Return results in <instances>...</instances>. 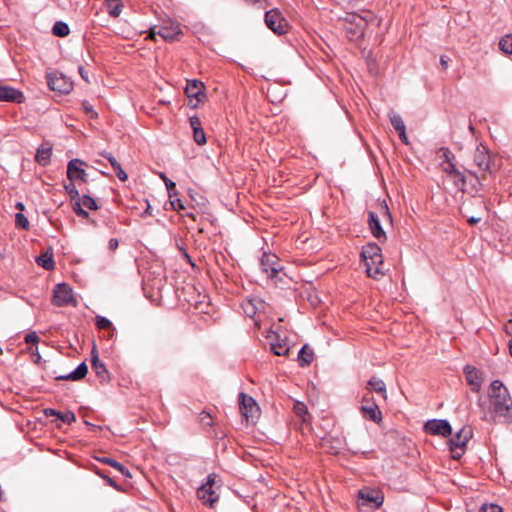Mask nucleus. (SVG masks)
Returning a JSON list of instances; mask_svg holds the SVG:
<instances>
[{
  "label": "nucleus",
  "mask_w": 512,
  "mask_h": 512,
  "mask_svg": "<svg viewBox=\"0 0 512 512\" xmlns=\"http://www.w3.org/2000/svg\"><path fill=\"white\" fill-rule=\"evenodd\" d=\"M489 399L494 413L512 421V398L505 385L500 380H494L489 387Z\"/></svg>",
  "instance_id": "f257e3e1"
},
{
  "label": "nucleus",
  "mask_w": 512,
  "mask_h": 512,
  "mask_svg": "<svg viewBox=\"0 0 512 512\" xmlns=\"http://www.w3.org/2000/svg\"><path fill=\"white\" fill-rule=\"evenodd\" d=\"M217 475L211 473L207 476L206 482L199 486L196 490L197 498L203 505L209 508H215L219 502L220 495L215 488Z\"/></svg>",
  "instance_id": "f03ea898"
},
{
  "label": "nucleus",
  "mask_w": 512,
  "mask_h": 512,
  "mask_svg": "<svg viewBox=\"0 0 512 512\" xmlns=\"http://www.w3.org/2000/svg\"><path fill=\"white\" fill-rule=\"evenodd\" d=\"M473 436L472 428L469 426H463L455 436L449 439V450L451 457L454 460H459L464 455L467 444Z\"/></svg>",
  "instance_id": "7ed1b4c3"
},
{
  "label": "nucleus",
  "mask_w": 512,
  "mask_h": 512,
  "mask_svg": "<svg viewBox=\"0 0 512 512\" xmlns=\"http://www.w3.org/2000/svg\"><path fill=\"white\" fill-rule=\"evenodd\" d=\"M202 298V300L194 299V317H198V320H194V324L200 328L213 323L214 319H212V316L215 313V308L210 303L209 298L206 295Z\"/></svg>",
  "instance_id": "20e7f679"
},
{
  "label": "nucleus",
  "mask_w": 512,
  "mask_h": 512,
  "mask_svg": "<svg viewBox=\"0 0 512 512\" xmlns=\"http://www.w3.org/2000/svg\"><path fill=\"white\" fill-rule=\"evenodd\" d=\"M473 163L482 172V179H485L486 174H492L495 170L489 151L482 144L475 149Z\"/></svg>",
  "instance_id": "39448f33"
},
{
  "label": "nucleus",
  "mask_w": 512,
  "mask_h": 512,
  "mask_svg": "<svg viewBox=\"0 0 512 512\" xmlns=\"http://www.w3.org/2000/svg\"><path fill=\"white\" fill-rule=\"evenodd\" d=\"M52 303L57 307L75 306L72 288L66 283L57 284L53 290Z\"/></svg>",
  "instance_id": "423d86ee"
},
{
  "label": "nucleus",
  "mask_w": 512,
  "mask_h": 512,
  "mask_svg": "<svg viewBox=\"0 0 512 512\" xmlns=\"http://www.w3.org/2000/svg\"><path fill=\"white\" fill-rule=\"evenodd\" d=\"M383 501L384 496L380 491L364 488L358 492L359 507H368L375 510L383 504Z\"/></svg>",
  "instance_id": "0eeeda50"
},
{
  "label": "nucleus",
  "mask_w": 512,
  "mask_h": 512,
  "mask_svg": "<svg viewBox=\"0 0 512 512\" xmlns=\"http://www.w3.org/2000/svg\"><path fill=\"white\" fill-rule=\"evenodd\" d=\"M265 23L270 30L278 35L285 34L289 28L288 21L276 8L271 9L265 13Z\"/></svg>",
  "instance_id": "6e6552de"
},
{
  "label": "nucleus",
  "mask_w": 512,
  "mask_h": 512,
  "mask_svg": "<svg viewBox=\"0 0 512 512\" xmlns=\"http://www.w3.org/2000/svg\"><path fill=\"white\" fill-rule=\"evenodd\" d=\"M261 270L267 275L268 278L278 281V275L282 269L279 264V259L274 254L263 253L260 259Z\"/></svg>",
  "instance_id": "1a4fd4ad"
},
{
  "label": "nucleus",
  "mask_w": 512,
  "mask_h": 512,
  "mask_svg": "<svg viewBox=\"0 0 512 512\" xmlns=\"http://www.w3.org/2000/svg\"><path fill=\"white\" fill-rule=\"evenodd\" d=\"M47 84L52 91L61 94L69 93L73 88V83L62 73L54 72L47 75Z\"/></svg>",
  "instance_id": "9d476101"
},
{
  "label": "nucleus",
  "mask_w": 512,
  "mask_h": 512,
  "mask_svg": "<svg viewBox=\"0 0 512 512\" xmlns=\"http://www.w3.org/2000/svg\"><path fill=\"white\" fill-rule=\"evenodd\" d=\"M424 430L430 435H439L443 437L450 436L452 433L450 423L444 419L428 420L424 424Z\"/></svg>",
  "instance_id": "9b49d317"
},
{
  "label": "nucleus",
  "mask_w": 512,
  "mask_h": 512,
  "mask_svg": "<svg viewBox=\"0 0 512 512\" xmlns=\"http://www.w3.org/2000/svg\"><path fill=\"white\" fill-rule=\"evenodd\" d=\"M239 409L246 420H254L259 415V407L256 401L244 393L240 394Z\"/></svg>",
  "instance_id": "f8f14e48"
},
{
  "label": "nucleus",
  "mask_w": 512,
  "mask_h": 512,
  "mask_svg": "<svg viewBox=\"0 0 512 512\" xmlns=\"http://www.w3.org/2000/svg\"><path fill=\"white\" fill-rule=\"evenodd\" d=\"M266 338L269 341L271 351L277 356H286L289 352V346L286 339H281L280 335L270 330Z\"/></svg>",
  "instance_id": "ddd939ff"
},
{
  "label": "nucleus",
  "mask_w": 512,
  "mask_h": 512,
  "mask_svg": "<svg viewBox=\"0 0 512 512\" xmlns=\"http://www.w3.org/2000/svg\"><path fill=\"white\" fill-rule=\"evenodd\" d=\"M441 169L443 172L447 173L450 176H453L455 178V184L456 186L461 190L464 191L465 185H466V176L463 172L459 171L454 161L452 162H441L440 163Z\"/></svg>",
  "instance_id": "4468645a"
},
{
  "label": "nucleus",
  "mask_w": 512,
  "mask_h": 512,
  "mask_svg": "<svg viewBox=\"0 0 512 512\" xmlns=\"http://www.w3.org/2000/svg\"><path fill=\"white\" fill-rule=\"evenodd\" d=\"M366 267V273L368 277H371L375 280L380 279L385 274L383 256L377 257V259H371L369 261L364 262Z\"/></svg>",
  "instance_id": "2eb2a0df"
},
{
  "label": "nucleus",
  "mask_w": 512,
  "mask_h": 512,
  "mask_svg": "<svg viewBox=\"0 0 512 512\" xmlns=\"http://www.w3.org/2000/svg\"><path fill=\"white\" fill-rule=\"evenodd\" d=\"M83 161L79 159H73L69 161L67 165V177L70 181L81 180L83 182L87 181V174L85 170L81 167Z\"/></svg>",
  "instance_id": "dca6fc26"
},
{
  "label": "nucleus",
  "mask_w": 512,
  "mask_h": 512,
  "mask_svg": "<svg viewBox=\"0 0 512 512\" xmlns=\"http://www.w3.org/2000/svg\"><path fill=\"white\" fill-rule=\"evenodd\" d=\"M180 34H181V30L179 29V27L177 25L176 26H174V25L161 26L158 28L157 31L155 29L151 30V36L153 39H155L156 35H158L165 41H169V42L177 40L179 38Z\"/></svg>",
  "instance_id": "f3484780"
},
{
  "label": "nucleus",
  "mask_w": 512,
  "mask_h": 512,
  "mask_svg": "<svg viewBox=\"0 0 512 512\" xmlns=\"http://www.w3.org/2000/svg\"><path fill=\"white\" fill-rule=\"evenodd\" d=\"M466 381L473 392H479L482 385L480 371L473 366L467 365L464 368Z\"/></svg>",
  "instance_id": "a211bd4d"
},
{
  "label": "nucleus",
  "mask_w": 512,
  "mask_h": 512,
  "mask_svg": "<svg viewBox=\"0 0 512 512\" xmlns=\"http://www.w3.org/2000/svg\"><path fill=\"white\" fill-rule=\"evenodd\" d=\"M0 101L22 103L24 101V95L16 88L0 86Z\"/></svg>",
  "instance_id": "6ab92c4d"
},
{
  "label": "nucleus",
  "mask_w": 512,
  "mask_h": 512,
  "mask_svg": "<svg viewBox=\"0 0 512 512\" xmlns=\"http://www.w3.org/2000/svg\"><path fill=\"white\" fill-rule=\"evenodd\" d=\"M368 224H369L371 233L375 238H377L378 240H381V239L386 240V234L380 224L379 217L373 211H369V213H368Z\"/></svg>",
  "instance_id": "aec40b11"
},
{
  "label": "nucleus",
  "mask_w": 512,
  "mask_h": 512,
  "mask_svg": "<svg viewBox=\"0 0 512 512\" xmlns=\"http://www.w3.org/2000/svg\"><path fill=\"white\" fill-rule=\"evenodd\" d=\"M91 367L101 381L109 379V372L105 364L98 358L95 349L92 351Z\"/></svg>",
  "instance_id": "412c9836"
},
{
  "label": "nucleus",
  "mask_w": 512,
  "mask_h": 512,
  "mask_svg": "<svg viewBox=\"0 0 512 512\" xmlns=\"http://www.w3.org/2000/svg\"><path fill=\"white\" fill-rule=\"evenodd\" d=\"M208 100L207 90L205 84L194 79V109L199 105H203Z\"/></svg>",
  "instance_id": "4be33fe9"
},
{
  "label": "nucleus",
  "mask_w": 512,
  "mask_h": 512,
  "mask_svg": "<svg viewBox=\"0 0 512 512\" xmlns=\"http://www.w3.org/2000/svg\"><path fill=\"white\" fill-rule=\"evenodd\" d=\"M102 157L108 160L113 170L115 171L117 177L121 181H126L128 179L127 173L123 170L121 164L117 161V159L112 155V153L107 151H102L99 153Z\"/></svg>",
  "instance_id": "5701e85b"
},
{
  "label": "nucleus",
  "mask_w": 512,
  "mask_h": 512,
  "mask_svg": "<svg viewBox=\"0 0 512 512\" xmlns=\"http://www.w3.org/2000/svg\"><path fill=\"white\" fill-rule=\"evenodd\" d=\"M381 255L382 250L376 243H368L362 247L361 257L363 258L364 262L371 259H377V257Z\"/></svg>",
  "instance_id": "b1692460"
},
{
  "label": "nucleus",
  "mask_w": 512,
  "mask_h": 512,
  "mask_svg": "<svg viewBox=\"0 0 512 512\" xmlns=\"http://www.w3.org/2000/svg\"><path fill=\"white\" fill-rule=\"evenodd\" d=\"M87 371H88L87 365L84 362H82L81 364H79L76 367L75 370H73L69 374L58 376V377H56V379L57 380L78 381L86 376Z\"/></svg>",
  "instance_id": "393cba45"
},
{
  "label": "nucleus",
  "mask_w": 512,
  "mask_h": 512,
  "mask_svg": "<svg viewBox=\"0 0 512 512\" xmlns=\"http://www.w3.org/2000/svg\"><path fill=\"white\" fill-rule=\"evenodd\" d=\"M367 389L369 392L375 391L376 393L380 394L383 400L387 399L386 385L383 380L377 377L370 378L367 383Z\"/></svg>",
  "instance_id": "a878e982"
},
{
  "label": "nucleus",
  "mask_w": 512,
  "mask_h": 512,
  "mask_svg": "<svg viewBox=\"0 0 512 512\" xmlns=\"http://www.w3.org/2000/svg\"><path fill=\"white\" fill-rule=\"evenodd\" d=\"M360 409L366 419H369L375 423H378L382 420V413L376 403H373V407H361Z\"/></svg>",
  "instance_id": "bb28decb"
},
{
  "label": "nucleus",
  "mask_w": 512,
  "mask_h": 512,
  "mask_svg": "<svg viewBox=\"0 0 512 512\" xmlns=\"http://www.w3.org/2000/svg\"><path fill=\"white\" fill-rule=\"evenodd\" d=\"M96 459L103 464H106V465H109V466L115 468L125 477H128V478L131 477L129 470L124 465H122L120 462H118L110 457H105V456L97 457Z\"/></svg>",
  "instance_id": "cd10ccee"
},
{
  "label": "nucleus",
  "mask_w": 512,
  "mask_h": 512,
  "mask_svg": "<svg viewBox=\"0 0 512 512\" xmlns=\"http://www.w3.org/2000/svg\"><path fill=\"white\" fill-rule=\"evenodd\" d=\"M105 7L111 17L117 18L120 16L124 5L120 0H105Z\"/></svg>",
  "instance_id": "c85d7f7f"
},
{
  "label": "nucleus",
  "mask_w": 512,
  "mask_h": 512,
  "mask_svg": "<svg viewBox=\"0 0 512 512\" xmlns=\"http://www.w3.org/2000/svg\"><path fill=\"white\" fill-rule=\"evenodd\" d=\"M314 358V352L308 345H304L298 354V361L301 367H305L311 364Z\"/></svg>",
  "instance_id": "c756f323"
},
{
  "label": "nucleus",
  "mask_w": 512,
  "mask_h": 512,
  "mask_svg": "<svg viewBox=\"0 0 512 512\" xmlns=\"http://www.w3.org/2000/svg\"><path fill=\"white\" fill-rule=\"evenodd\" d=\"M194 142L198 145H204L207 142L206 134L201 127L198 117L194 116Z\"/></svg>",
  "instance_id": "7c9ffc66"
},
{
  "label": "nucleus",
  "mask_w": 512,
  "mask_h": 512,
  "mask_svg": "<svg viewBox=\"0 0 512 512\" xmlns=\"http://www.w3.org/2000/svg\"><path fill=\"white\" fill-rule=\"evenodd\" d=\"M359 23H362L364 26L367 24H375L376 26H380L381 18H378L372 11L365 10L362 14H359Z\"/></svg>",
  "instance_id": "2f4dec72"
},
{
  "label": "nucleus",
  "mask_w": 512,
  "mask_h": 512,
  "mask_svg": "<svg viewBox=\"0 0 512 512\" xmlns=\"http://www.w3.org/2000/svg\"><path fill=\"white\" fill-rule=\"evenodd\" d=\"M51 150V147H46L44 145L39 147L35 155L36 162H38L40 165L45 166L49 162Z\"/></svg>",
  "instance_id": "473e14b6"
},
{
  "label": "nucleus",
  "mask_w": 512,
  "mask_h": 512,
  "mask_svg": "<svg viewBox=\"0 0 512 512\" xmlns=\"http://www.w3.org/2000/svg\"><path fill=\"white\" fill-rule=\"evenodd\" d=\"M388 117H389L391 125L393 126V128L395 129L396 132L401 131L406 128L402 117L398 113L391 111L388 113Z\"/></svg>",
  "instance_id": "72a5a7b5"
},
{
  "label": "nucleus",
  "mask_w": 512,
  "mask_h": 512,
  "mask_svg": "<svg viewBox=\"0 0 512 512\" xmlns=\"http://www.w3.org/2000/svg\"><path fill=\"white\" fill-rule=\"evenodd\" d=\"M36 262L39 266L43 267L46 270H52L54 268V260L53 255L45 253L36 258Z\"/></svg>",
  "instance_id": "f704fd0d"
},
{
  "label": "nucleus",
  "mask_w": 512,
  "mask_h": 512,
  "mask_svg": "<svg viewBox=\"0 0 512 512\" xmlns=\"http://www.w3.org/2000/svg\"><path fill=\"white\" fill-rule=\"evenodd\" d=\"M293 411L298 417L302 419L303 422L308 421V408L303 402L295 401L293 405Z\"/></svg>",
  "instance_id": "c9c22d12"
},
{
  "label": "nucleus",
  "mask_w": 512,
  "mask_h": 512,
  "mask_svg": "<svg viewBox=\"0 0 512 512\" xmlns=\"http://www.w3.org/2000/svg\"><path fill=\"white\" fill-rule=\"evenodd\" d=\"M345 30L350 39L359 38L364 34V25L357 23L353 26H345Z\"/></svg>",
  "instance_id": "e433bc0d"
},
{
  "label": "nucleus",
  "mask_w": 512,
  "mask_h": 512,
  "mask_svg": "<svg viewBox=\"0 0 512 512\" xmlns=\"http://www.w3.org/2000/svg\"><path fill=\"white\" fill-rule=\"evenodd\" d=\"M52 32L56 36L65 37L69 34L70 30L66 23L57 21L52 28Z\"/></svg>",
  "instance_id": "4c0bfd02"
},
{
  "label": "nucleus",
  "mask_w": 512,
  "mask_h": 512,
  "mask_svg": "<svg viewBox=\"0 0 512 512\" xmlns=\"http://www.w3.org/2000/svg\"><path fill=\"white\" fill-rule=\"evenodd\" d=\"M499 48L506 54H512V35H506L501 38Z\"/></svg>",
  "instance_id": "58836bf2"
},
{
  "label": "nucleus",
  "mask_w": 512,
  "mask_h": 512,
  "mask_svg": "<svg viewBox=\"0 0 512 512\" xmlns=\"http://www.w3.org/2000/svg\"><path fill=\"white\" fill-rule=\"evenodd\" d=\"M199 423L203 428H211L213 426V418L210 413L202 411L199 414Z\"/></svg>",
  "instance_id": "ea45409f"
},
{
  "label": "nucleus",
  "mask_w": 512,
  "mask_h": 512,
  "mask_svg": "<svg viewBox=\"0 0 512 512\" xmlns=\"http://www.w3.org/2000/svg\"><path fill=\"white\" fill-rule=\"evenodd\" d=\"M79 200H80L82 207H86L87 209H90V210H96L98 208L95 199H93L89 195L85 194V195H83V197L81 199L79 198Z\"/></svg>",
  "instance_id": "a19ab883"
},
{
  "label": "nucleus",
  "mask_w": 512,
  "mask_h": 512,
  "mask_svg": "<svg viewBox=\"0 0 512 512\" xmlns=\"http://www.w3.org/2000/svg\"><path fill=\"white\" fill-rule=\"evenodd\" d=\"M340 20L343 21L344 26H353L357 23H359V14L356 13H346L344 17H342Z\"/></svg>",
  "instance_id": "79ce46f5"
},
{
  "label": "nucleus",
  "mask_w": 512,
  "mask_h": 512,
  "mask_svg": "<svg viewBox=\"0 0 512 512\" xmlns=\"http://www.w3.org/2000/svg\"><path fill=\"white\" fill-rule=\"evenodd\" d=\"M440 158H442L443 160L441 162H445V163H448V162H452L454 161L455 159V156L454 154L450 151L449 148L447 147H441L440 150Z\"/></svg>",
  "instance_id": "37998d69"
},
{
  "label": "nucleus",
  "mask_w": 512,
  "mask_h": 512,
  "mask_svg": "<svg viewBox=\"0 0 512 512\" xmlns=\"http://www.w3.org/2000/svg\"><path fill=\"white\" fill-rule=\"evenodd\" d=\"M15 223L17 227H20L22 229H28L29 228V221L27 217L22 213H17L15 215Z\"/></svg>",
  "instance_id": "c03bdc74"
},
{
  "label": "nucleus",
  "mask_w": 512,
  "mask_h": 512,
  "mask_svg": "<svg viewBox=\"0 0 512 512\" xmlns=\"http://www.w3.org/2000/svg\"><path fill=\"white\" fill-rule=\"evenodd\" d=\"M62 422L66 423V424H71L72 422H74L76 420V417H75V414L71 411H66V412H60L58 413V416H57Z\"/></svg>",
  "instance_id": "a18cd8bd"
},
{
  "label": "nucleus",
  "mask_w": 512,
  "mask_h": 512,
  "mask_svg": "<svg viewBox=\"0 0 512 512\" xmlns=\"http://www.w3.org/2000/svg\"><path fill=\"white\" fill-rule=\"evenodd\" d=\"M242 308L244 313L249 317H253L256 314V307L253 300H248L242 304Z\"/></svg>",
  "instance_id": "49530a36"
},
{
  "label": "nucleus",
  "mask_w": 512,
  "mask_h": 512,
  "mask_svg": "<svg viewBox=\"0 0 512 512\" xmlns=\"http://www.w3.org/2000/svg\"><path fill=\"white\" fill-rule=\"evenodd\" d=\"M73 211L79 217L88 218L89 214L86 210L81 206L80 200H76L73 204Z\"/></svg>",
  "instance_id": "de8ad7c7"
},
{
  "label": "nucleus",
  "mask_w": 512,
  "mask_h": 512,
  "mask_svg": "<svg viewBox=\"0 0 512 512\" xmlns=\"http://www.w3.org/2000/svg\"><path fill=\"white\" fill-rule=\"evenodd\" d=\"M95 473H96L98 476H100L101 478H103L109 486L113 487V488H114V489H116V490H119V486H118V484H117V483H116V482H115L111 477H109L108 475L104 474V473H103L101 470H99V469H96V470H95Z\"/></svg>",
  "instance_id": "09e8293b"
},
{
  "label": "nucleus",
  "mask_w": 512,
  "mask_h": 512,
  "mask_svg": "<svg viewBox=\"0 0 512 512\" xmlns=\"http://www.w3.org/2000/svg\"><path fill=\"white\" fill-rule=\"evenodd\" d=\"M112 325L111 321L103 316H97L96 317V326L99 329H108Z\"/></svg>",
  "instance_id": "8fccbe9b"
},
{
  "label": "nucleus",
  "mask_w": 512,
  "mask_h": 512,
  "mask_svg": "<svg viewBox=\"0 0 512 512\" xmlns=\"http://www.w3.org/2000/svg\"><path fill=\"white\" fill-rule=\"evenodd\" d=\"M65 189L68 192V194L70 195L72 200H74L76 198H77V200L79 199V192L76 189L73 181H70L69 184L65 185Z\"/></svg>",
  "instance_id": "3c124183"
},
{
  "label": "nucleus",
  "mask_w": 512,
  "mask_h": 512,
  "mask_svg": "<svg viewBox=\"0 0 512 512\" xmlns=\"http://www.w3.org/2000/svg\"><path fill=\"white\" fill-rule=\"evenodd\" d=\"M479 512H502V508L497 504H484Z\"/></svg>",
  "instance_id": "603ef678"
},
{
  "label": "nucleus",
  "mask_w": 512,
  "mask_h": 512,
  "mask_svg": "<svg viewBox=\"0 0 512 512\" xmlns=\"http://www.w3.org/2000/svg\"><path fill=\"white\" fill-rule=\"evenodd\" d=\"M189 296H190V293L189 291H186V288L185 287H182V288H177V297L180 301H186L189 303Z\"/></svg>",
  "instance_id": "864d4df0"
},
{
  "label": "nucleus",
  "mask_w": 512,
  "mask_h": 512,
  "mask_svg": "<svg viewBox=\"0 0 512 512\" xmlns=\"http://www.w3.org/2000/svg\"><path fill=\"white\" fill-rule=\"evenodd\" d=\"M82 105H83L85 112L90 116V118L97 117V113L93 110L92 106L87 101L83 102Z\"/></svg>",
  "instance_id": "5fc2aeb1"
},
{
  "label": "nucleus",
  "mask_w": 512,
  "mask_h": 512,
  "mask_svg": "<svg viewBox=\"0 0 512 512\" xmlns=\"http://www.w3.org/2000/svg\"><path fill=\"white\" fill-rule=\"evenodd\" d=\"M170 203L174 209H184L185 208L182 201L179 198H173L171 194H170Z\"/></svg>",
  "instance_id": "6e6d98bb"
},
{
  "label": "nucleus",
  "mask_w": 512,
  "mask_h": 512,
  "mask_svg": "<svg viewBox=\"0 0 512 512\" xmlns=\"http://www.w3.org/2000/svg\"><path fill=\"white\" fill-rule=\"evenodd\" d=\"M467 173L475 178V184H473V187L475 191H478L482 187V184L480 182L479 177L476 175V172L472 170H467Z\"/></svg>",
  "instance_id": "4d7b16f0"
},
{
  "label": "nucleus",
  "mask_w": 512,
  "mask_h": 512,
  "mask_svg": "<svg viewBox=\"0 0 512 512\" xmlns=\"http://www.w3.org/2000/svg\"><path fill=\"white\" fill-rule=\"evenodd\" d=\"M25 341L27 343H36L38 341V336H37V334L35 332L28 333L25 336Z\"/></svg>",
  "instance_id": "13d9d810"
},
{
  "label": "nucleus",
  "mask_w": 512,
  "mask_h": 512,
  "mask_svg": "<svg viewBox=\"0 0 512 512\" xmlns=\"http://www.w3.org/2000/svg\"><path fill=\"white\" fill-rule=\"evenodd\" d=\"M397 133H398V136H399V138H400L401 142H402L403 144H405V145H408V144H409V141H408V137H407V135H406V128H405V129H403V130H401V131H398Z\"/></svg>",
  "instance_id": "bf43d9fd"
},
{
  "label": "nucleus",
  "mask_w": 512,
  "mask_h": 512,
  "mask_svg": "<svg viewBox=\"0 0 512 512\" xmlns=\"http://www.w3.org/2000/svg\"><path fill=\"white\" fill-rule=\"evenodd\" d=\"M397 133H398V136H399V138H400L401 142H402L403 144H405V145H408V144H409V141H408V137H407V135H406V128H405V129H403V130H401V131H398Z\"/></svg>",
  "instance_id": "052dcab7"
},
{
  "label": "nucleus",
  "mask_w": 512,
  "mask_h": 512,
  "mask_svg": "<svg viewBox=\"0 0 512 512\" xmlns=\"http://www.w3.org/2000/svg\"><path fill=\"white\" fill-rule=\"evenodd\" d=\"M379 206H380L381 211H383V212H384V215L388 218V220H389V221H391V220H392V216H391V214H390L389 208H388V206L386 205V203H385V202H383V203H382V204H380Z\"/></svg>",
  "instance_id": "680f3d73"
},
{
  "label": "nucleus",
  "mask_w": 512,
  "mask_h": 512,
  "mask_svg": "<svg viewBox=\"0 0 512 512\" xmlns=\"http://www.w3.org/2000/svg\"><path fill=\"white\" fill-rule=\"evenodd\" d=\"M197 206H199V208H197L196 205H194V207H193L194 211L201 212V213L205 212V199L203 197H201V202L197 203Z\"/></svg>",
  "instance_id": "e2e57ef3"
},
{
  "label": "nucleus",
  "mask_w": 512,
  "mask_h": 512,
  "mask_svg": "<svg viewBox=\"0 0 512 512\" xmlns=\"http://www.w3.org/2000/svg\"><path fill=\"white\" fill-rule=\"evenodd\" d=\"M119 242L116 238H111L108 242V248L110 251H115L118 248Z\"/></svg>",
  "instance_id": "0e129e2a"
},
{
  "label": "nucleus",
  "mask_w": 512,
  "mask_h": 512,
  "mask_svg": "<svg viewBox=\"0 0 512 512\" xmlns=\"http://www.w3.org/2000/svg\"><path fill=\"white\" fill-rule=\"evenodd\" d=\"M78 70H79V73H80L82 79L85 80L87 83H89L88 73L84 69V67L83 66H79Z\"/></svg>",
  "instance_id": "69168bd1"
},
{
  "label": "nucleus",
  "mask_w": 512,
  "mask_h": 512,
  "mask_svg": "<svg viewBox=\"0 0 512 512\" xmlns=\"http://www.w3.org/2000/svg\"><path fill=\"white\" fill-rule=\"evenodd\" d=\"M161 177L164 179L166 187H167L168 191L170 192L175 187V183L172 182L171 180L167 179L164 174H162Z\"/></svg>",
  "instance_id": "338daca9"
},
{
  "label": "nucleus",
  "mask_w": 512,
  "mask_h": 512,
  "mask_svg": "<svg viewBox=\"0 0 512 512\" xmlns=\"http://www.w3.org/2000/svg\"><path fill=\"white\" fill-rule=\"evenodd\" d=\"M362 406L361 407H373V401H372V398H368L366 396H363V399H362Z\"/></svg>",
  "instance_id": "774afa93"
}]
</instances>
